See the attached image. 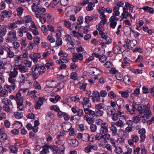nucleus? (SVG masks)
Here are the masks:
<instances>
[{
  "label": "nucleus",
  "instance_id": "nucleus-35",
  "mask_svg": "<svg viewBox=\"0 0 154 154\" xmlns=\"http://www.w3.org/2000/svg\"><path fill=\"white\" fill-rule=\"evenodd\" d=\"M112 50L113 52L115 54H121L122 52L121 49L119 46L114 47Z\"/></svg>",
  "mask_w": 154,
  "mask_h": 154
},
{
  "label": "nucleus",
  "instance_id": "nucleus-22",
  "mask_svg": "<svg viewBox=\"0 0 154 154\" xmlns=\"http://www.w3.org/2000/svg\"><path fill=\"white\" fill-rule=\"evenodd\" d=\"M12 14V11L9 10L8 11L7 10H4L2 12V17H3L4 19V18L7 17H10Z\"/></svg>",
  "mask_w": 154,
  "mask_h": 154
},
{
  "label": "nucleus",
  "instance_id": "nucleus-40",
  "mask_svg": "<svg viewBox=\"0 0 154 154\" xmlns=\"http://www.w3.org/2000/svg\"><path fill=\"white\" fill-rule=\"evenodd\" d=\"M119 8L116 6L114 7L113 10V13L112 14L114 15L118 16L120 14V12L119 11Z\"/></svg>",
  "mask_w": 154,
  "mask_h": 154
},
{
  "label": "nucleus",
  "instance_id": "nucleus-20",
  "mask_svg": "<svg viewBox=\"0 0 154 154\" xmlns=\"http://www.w3.org/2000/svg\"><path fill=\"white\" fill-rule=\"evenodd\" d=\"M116 110L114 108L111 107V106H108L107 107V113L108 116L110 117L114 113H115Z\"/></svg>",
  "mask_w": 154,
  "mask_h": 154
},
{
  "label": "nucleus",
  "instance_id": "nucleus-8",
  "mask_svg": "<svg viewBox=\"0 0 154 154\" xmlns=\"http://www.w3.org/2000/svg\"><path fill=\"white\" fill-rule=\"evenodd\" d=\"M83 52L82 53H75L72 57V59L73 62H75L78 60H82L83 59Z\"/></svg>",
  "mask_w": 154,
  "mask_h": 154
},
{
  "label": "nucleus",
  "instance_id": "nucleus-38",
  "mask_svg": "<svg viewBox=\"0 0 154 154\" xmlns=\"http://www.w3.org/2000/svg\"><path fill=\"white\" fill-rule=\"evenodd\" d=\"M115 125L119 127L122 128L124 127L125 124L123 123L122 121L119 119L115 123Z\"/></svg>",
  "mask_w": 154,
  "mask_h": 154
},
{
  "label": "nucleus",
  "instance_id": "nucleus-12",
  "mask_svg": "<svg viewBox=\"0 0 154 154\" xmlns=\"http://www.w3.org/2000/svg\"><path fill=\"white\" fill-rule=\"evenodd\" d=\"M51 16L48 13L44 14L41 17H39V20L42 23H45L46 20H48L50 18Z\"/></svg>",
  "mask_w": 154,
  "mask_h": 154
},
{
  "label": "nucleus",
  "instance_id": "nucleus-21",
  "mask_svg": "<svg viewBox=\"0 0 154 154\" xmlns=\"http://www.w3.org/2000/svg\"><path fill=\"white\" fill-rule=\"evenodd\" d=\"M50 145V149L51 150L54 154H60V150H59L58 146L54 145Z\"/></svg>",
  "mask_w": 154,
  "mask_h": 154
},
{
  "label": "nucleus",
  "instance_id": "nucleus-61",
  "mask_svg": "<svg viewBox=\"0 0 154 154\" xmlns=\"http://www.w3.org/2000/svg\"><path fill=\"white\" fill-rule=\"evenodd\" d=\"M34 42L35 45H38L40 42V38L38 36H35L34 37Z\"/></svg>",
  "mask_w": 154,
  "mask_h": 154
},
{
  "label": "nucleus",
  "instance_id": "nucleus-24",
  "mask_svg": "<svg viewBox=\"0 0 154 154\" xmlns=\"http://www.w3.org/2000/svg\"><path fill=\"white\" fill-rule=\"evenodd\" d=\"M84 111L85 113L87 115L91 116L93 117H95V114L94 111L89 109L88 108H85Z\"/></svg>",
  "mask_w": 154,
  "mask_h": 154
},
{
  "label": "nucleus",
  "instance_id": "nucleus-17",
  "mask_svg": "<svg viewBox=\"0 0 154 154\" xmlns=\"http://www.w3.org/2000/svg\"><path fill=\"white\" fill-rule=\"evenodd\" d=\"M3 89L5 90L8 93H11L12 91H14L16 89L14 88H13L11 86L9 85H4Z\"/></svg>",
  "mask_w": 154,
  "mask_h": 154
},
{
  "label": "nucleus",
  "instance_id": "nucleus-13",
  "mask_svg": "<svg viewBox=\"0 0 154 154\" xmlns=\"http://www.w3.org/2000/svg\"><path fill=\"white\" fill-rule=\"evenodd\" d=\"M9 82L11 84L10 85L13 88H14L16 89L17 86L20 84V82L17 81L16 79L13 78H8Z\"/></svg>",
  "mask_w": 154,
  "mask_h": 154
},
{
  "label": "nucleus",
  "instance_id": "nucleus-49",
  "mask_svg": "<svg viewBox=\"0 0 154 154\" xmlns=\"http://www.w3.org/2000/svg\"><path fill=\"white\" fill-rule=\"evenodd\" d=\"M7 56L8 57L10 58H12L14 56V53L11 51L10 48L9 49L7 53Z\"/></svg>",
  "mask_w": 154,
  "mask_h": 154
},
{
  "label": "nucleus",
  "instance_id": "nucleus-52",
  "mask_svg": "<svg viewBox=\"0 0 154 154\" xmlns=\"http://www.w3.org/2000/svg\"><path fill=\"white\" fill-rule=\"evenodd\" d=\"M10 151L12 153H16L17 151V150L15 146L14 145H11L9 147Z\"/></svg>",
  "mask_w": 154,
  "mask_h": 154
},
{
  "label": "nucleus",
  "instance_id": "nucleus-16",
  "mask_svg": "<svg viewBox=\"0 0 154 154\" xmlns=\"http://www.w3.org/2000/svg\"><path fill=\"white\" fill-rule=\"evenodd\" d=\"M29 90L28 88H24L20 89L17 94H20V97L22 99L23 97L25 96L28 95Z\"/></svg>",
  "mask_w": 154,
  "mask_h": 154
},
{
  "label": "nucleus",
  "instance_id": "nucleus-59",
  "mask_svg": "<svg viewBox=\"0 0 154 154\" xmlns=\"http://www.w3.org/2000/svg\"><path fill=\"white\" fill-rule=\"evenodd\" d=\"M110 129L112 131V134L113 135H115L117 133V129L116 126L112 125L110 127Z\"/></svg>",
  "mask_w": 154,
  "mask_h": 154
},
{
  "label": "nucleus",
  "instance_id": "nucleus-14",
  "mask_svg": "<svg viewBox=\"0 0 154 154\" xmlns=\"http://www.w3.org/2000/svg\"><path fill=\"white\" fill-rule=\"evenodd\" d=\"M108 124L106 122L103 123L101 125L100 132L103 134H105L108 131Z\"/></svg>",
  "mask_w": 154,
  "mask_h": 154
},
{
  "label": "nucleus",
  "instance_id": "nucleus-32",
  "mask_svg": "<svg viewBox=\"0 0 154 154\" xmlns=\"http://www.w3.org/2000/svg\"><path fill=\"white\" fill-rule=\"evenodd\" d=\"M92 94L93 95L92 96L96 99L97 102L100 101V96L98 91H94Z\"/></svg>",
  "mask_w": 154,
  "mask_h": 154
},
{
  "label": "nucleus",
  "instance_id": "nucleus-47",
  "mask_svg": "<svg viewBox=\"0 0 154 154\" xmlns=\"http://www.w3.org/2000/svg\"><path fill=\"white\" fill-rule=\"evenodd\" d=\"M43 102L39 100L36 102V105L35 106V109H40L41 106L43 104Z\"/></svg>",
  "mask_w": 154,
  "mask_h": 154
},
{
  "label": "nucleus",
  "instance_id": "nucleus-51",
  "mask_svg": "<svg viewBox=\"0 0 154 154\" xmlns=\"http://www.w3.org/2000/svg\"><path fill=\"white\" fill-rule=\"evenodd\" d=\"M14 115L16 118L18 119H21L23 116V113L21 112H15Z\"/></svg>",
  "mask_w": 154,
  "mask_h": 154
},
{
  "label": "nucleus",
  "instance_id": "nucleus-36",
  "mask_svg": "<svg viewBox=\"0 0 154 154\" xmlns=\"http://www.w3.org/2000/svg\"><path fill=\"white\" fill-rule=\"evenodd\" d=\"M61 98L60 96L57 95L55 96L54 98H50V101L54 103H56Z\"/></svg>",
  "mask_w": 154,
  "mask_h": 154
},
{
  "label": "nucleus",
  "instance_id": "nucleus-29",
  "mask_svg": "<svg viewBox=\"0 0 154 154\" xmlns=\"http://www.w3.org/2000/svg\"><path fill=\"white\" fill-rule=\"evenodd\" d=\"M127 11L128 8H126L124 6L123 8V12L122 14V19L123 18L126 19L127 17L129 16V13Z\"/></svg>",
  "mask_w": 154,
  "mask_h": 154
},
{
  "label": "nucleus",
  "instance_id": "nucleus-5",
  "mask_svg": "<svg viewBox=\"0 0 154 154\" xmlns=\"http://www.w3.org/2000/svg\"><path fill=\"white\" fill-rule=\"evenodd\" d=\"M143 111L142 112L143 118H146V119H148L151 116V112L149 109V103H147V105H143Z\"/></svg>",
  "mask_w": 154,
  "mask_h": 154
},
{
  "label": "nucleus",
  "instance_id": "nucleus-27",
  "mask_svg": "<svg viewBox=\"0 0 154 154\" xmlns=\"http://www.w3.org/2000/svg\"><path fill=\"white\" fill-rule=\"evenodd\" d=\"M32 1L33 3V5L32 6V9L33 12L39 7L38 5L39 4L40 1Z\"/></svg>",
  "mask_w": 154,
  "mask_h": 154
},
{
  "label": "nucleus",
  "instance_id": "nucleus-64",
  "mask_svg": "<svg viewBox=\"0 0 154 154\" xmlns=\"http://www.w3.org/2000/svg\"><path fill=\"white\" fill-rule=\"evenodd\" d=\"M90 129L92 132H95L97 129V126L95 124H92L91 125Z\"/></svg>",
  "mask_w": 154,
  "mask_h": 154
},
{
  "label": "nucleus",
  "instance_id": "nucleus-18",
  "mask_svg": "<svg viewBox=\"0 0 154 154\" xmlns=\"http://www.w3.org/2000/svg\"><path fill=\"white\" fill-rule=\"evenodd\" d=\"M9 77L8 78L15 79V78L17 77L18 74V72L15 67L13 69V71L10 72L9 71Z\"/></svg>",
  "mask_w": 154,
  "mask_h": 154
},
{
  "label": "nucleus",
  "instance_id": "nucleus-26",
  "mask_svg": "<svg viewBox=\"0 0 154 154\" xmlns=\"http://www.w3.org/2000/svg\"><path fill=\"white\" fill-rule=\"evenodd\" d=\"M26 27L23 26L20 29H18L17 33L18 35L20 37L22 36L23 35V33L26 32Z\"/></svg>",
  "mask_w": 154,
  "mask_h": 154
},
{
  "label": "nucleus",
  "instance_id": "nucleus-45",
  "mask_svg": "<svg viewBox=\"0 0 154 154\" xmlns=\"http://www.w3.org/2000/svg\"><path fill=\"white\" fill-rule=\"evenodd\" d=\"M88 6L86 8V10L89 11L92 10L93 9V7L95 5L94 4L91 2H88Z\"/></svg>",
  "mask_w": 154,
  "mask_h": 154
},
{
  "label": "nucleus",
  "instance_id": "nucleus-28",
  "mask_svg": "<svg viewBox=\"0 0 154 154\" xmlns=\"http://www.w3.org/2000/svg\"><path fill=\"white\" fill-rule=\"evenodd\" d=\"M6 27L3 25H0V35L4 37L6 35Z\"/></svg>",
  "mask_w": 154,
  "mask_h": 154
},
{
  "label": "nucleus",
  "instance_id": "nucleus-3",
  "mask_svg": "<svg viewBox=\"0 0 154 154\" xmlns=\"http://www.w3.org/2000/svg\"><path fill=\"white\" fill-rule=\"evenodd\" d=\"M20 97V94L17 93L15 96L13 95H10L9 98L11 100H14L16 102L17 108L20 110H22L23 108V99H22Z\"/></svg>",
  "mask_w": 154,
  "mask_h": 154
},
{
  "label": "nucleus",
  "instance_id": "nucleus-58",
  "mask_svg": "<svg viewBox=\"0 0 154 154\" xmlns=\"http://www.w3.org/2000/svg\"><path fill=\"white\" fill-rule=\"evenodd\" d=\"M34 123L35 125L34 126V127L35 128H33V131L34 132H37L38 129V128L37 127V126L39 125V122L37 120L35 121L34 122Z\"/></svg>",
  "mask_w": 154,
  "mask_h": 154
},
{
  "label": "nucleus",
  "instance_id": "nucleus-39",
  "mask_svg": "<svg viewBox=\"0 0 154 154\" xmlns=\"http://www.w3.org/2000/svg\"><path fill=\"white\" fill-rule=\"evenodd\" d=\"M71 145L73 147L77 146L79 144L78 141L76 139H72L70 141Z\"/></svg>",
  "mask_w": 154,
  "mask_h": 154
},
{
  "label": "nucleus",
  "instance_id": "nucleus-23",
  "mask_svg": "<svg viewBox=\"0 0 154 154\" xmlns=\"http://www.w3.org/2000/svg\"><path fill=\"white\" fill-rule=\"evenodd\" d=\"M1 69H2L4 72L6 73H8L11 70V65L9 64H5L3 65Z\"/></svg>",
  "mask_w": 154,
  "mask_h": 154
},
{
  "label": "nucleus",
  "instance_id": "nucleus-56",
  "mask_svg": "<svg viewBox=\"0 0 154 154\" xmlns=\"http://www.w3.org/2000/svg\"><path fill=\"white\" fill-rule=\"evenodd\" d=\"M41 30L44 34H47L48 33V30L45 25H42L41 27Z\"/></svg>",
  "mask_w": 154,
  "mask_h": 154
},
{
  "label": "nucleus",
  "instance_id": "nucleus-41",
  "mask_svg": "<svg viewBox=\"0 0 154 154\" xmlns=\"http://www.w3.org/2000/svg\"><path fill=\"white\" fill-rule=\"evenodd\" d=\"M72 127L70 124H66L63 126V129L65 131L67 132L69 131Z\"/></svg>",
  "mask_w": 154,
  "mask_h": 154
},
{
  "label": "nucleus",
  "instance_id": "nucleus-43",
  "mask_svg": "<svg viewBox=\"0 0 154 154\" xmlns=\"http://www.w3.org/2000/svg\"><path fill=\"white\" fill-rule=\"evenodd\" d=\"M20 43L21 45L23 46L21 48H25L27 45V41L26 38H23L20 41Z\"/></svg>",
  "mask_w": 154,
  "mask_h": 154
},
{
  "label": "nucleus",
  "instance_id": "nucleus-4",
  "mask_svg": "<svg viewBox=\"0 0 154 154\" xmlns=\"http://www.w3.org/2000/svg\"><path fill=\"white\" fill-rule=\"evenodd\" d=\"M5 39L6 42L8 43H11L12 42L15 41L17 39L16 32L15 31L8 32Z\"/></svg>",
  "mask_w": 154,
  "mask_h": 154
},
{
  "label": "nucleus",
  "instance_id": "nucleus-30",
  "mask_svg": "<svg viewBox=\"0 0 154 154\" xmlns=\"http://www.w3.org/2000/svg\"><path fill=\"white\" fill-rule=\"evenodd\" d=\"M116 103L119 109H121L122 106H124V100L123 99H119L116 101Z\"/></svg>",
  "mask_w": 154,
  "mask_h": 154
},
{
  "label": "nucleus",
  "instance_id": "nucleus-62",
  "mask_svg": "<svg viewBox=\"0 0 154 154\" xmlns=\"http://www.w3.org/2000/svg\"><path fill=\"white\" fill-rule=\"evenodd\" d=\"M137 43V42L135 40H131L130 44L129 46H128L129 47L133 48L134 47Z\"/></svg>",
  "mask_w": 154,
  "mask_h": 154
},
{
  "label": "nucleus",
  "instance_id": "nucleus-50",
  "mask_svg": "<svg viewBox=\"0 0 154 154\" xmlns=\"http://www.w3.org/2000/svg\"><path fill=\"white\" fill-rule=\"evenodd\" d=\"M8 96V93L5 90H2L0 91V97H6Z\"/></svg>",
  "mask_w": 154,
  "mask_h": 154
},
{
  "label": "nucleus",
  "instance_id": "nucleus-37",
  "mask_svg": "<svg viewBox=\"0 0 154 154\" xmlns=\"http://www.w3.org/2000/svg\"><path fill=\"white\" fill-rule=\"evenodd\" d=\"M125 108L127 110L128 113L130 114H133L136 113V110H134V109H129V105L128 104H126L125 105Z\"/></svg>",
  "mask_w": 154,
  "mask_h": 154
},
{
  "label": "nucleus",
  "instance_id": "nucleus-11",
  "mask_svg": "<svg viewBox=\"0 0 154 154\" xmlns=\"http://www.w3.org/2000/svg\"><path fill=\"white\" fill-rule=\"evenodd\" d=\"M131 139L128 140V142L130 145L133 146L134 142L137 143L139 141V137L137 135L133 134L131 135Z\"/></svg>",
  "mask_w": 154,
  "mask_h": 154
},
{
  "label": "nucleus",
  "instance_id": "nucleus-63",
  "mask_svg": "<svg viewBox=\"0 0 154 154\" xmlns=\"http://www.w3.org/2000/svg\"><path fill=\"white\" fill-rule=\"evenodd\" d=\"M131 79L129 76L128 75H125L123 78L122 81L124 82L125 83H128L130 82Z\"/></svg>",
  "mask_w": 154,
  "mask_h": 154
},
{
  "label": "nucleus",
  "instance_id": "nucleus-55",
  "mask_svg": "<svg viewBox=\"0 0 154 154\" xmlns=\"http://www.w3.org/2000/svg\"><path fill=\"white\" fill-rule=\"evenodd\" d=\"M14 60L17 62L22 61L23 59V57H22V55L20 56L16 55L14 56Z\"/></svg>",
  "mask_w": 154,
  "mask_h": 154
},
{
  "label": "nucleus",
  "instance_id": "nucleus-54",
  "mask_svg": "<svg viewBox=\"0 0 154 154\" xmlns=\"http://www.w3.org/2000/svg\"><path fill=\"white\" fill-rule=\"evenodd\" d=\"M104 137V136L102 134V133L100 132V133H98L97 134V135L95 136V139L96 140H100L102 139H103V137Z\"/></svg>",
  "mask_w": 154,
  "mask_h": 154
},
{
  "label": "nucleus",
  "instance_id": "nucleus-57",
  "mask_svg": "<svg viewBox=\"0 0 154 154\" xmlns=\"http://www.w3.org/2000/svg\"><path fill=\"white\" fill-rule=\"evenodd\" d=\"M35 46V43H33L31 42H29L28 46L26 48V50H31Z\"/></svg>",
  "mask_w": 154,
  "mask_h": 154
},
{
  "label": "nucleus",
  "instance_id": "nucleus-48",
  "mask_svg": "<svg viewBox=\"0 0 154 154\" xmlns=\"http://www.w3.org/2000/svg\"><path fill=\"white\" fill-rule=\"evenodd\" d=\"M95 116H101L103 114V111L101 110H96L95 111Z\"/></svg>",
  "mask_w": 154,
  "mask_h": 154
},
{
  "label": "nucleus",
  "instance_id": "nucleus-25",
  "mask_svg": "<svg viewBox=\"0 0 154 154\" xmlns=\"http://www.w3.org/2000/svg\"><path fill=\"white\" fill-rule=\"evenodd\" d=\"M42 150L41 151V154H46L49 152L48 150L50 149V145H46L42 146Z\"/></svg>",
  "mask_w": 154,
  "mask_h": 154
},
{
  "label": "nucleus",
  "instance_id": "nucleus-60",
  "mask_svg": "<svg viewBox=\"0 0 154 154\" xmlns=\"http://www.w3.org/2000/svg\"><path fill=\"white\" fill-rule=\"evenodd\" d=\"M90 101L89 97L88 98L85 97L84 98L83 100L82 104L83 105H86L89 103Z\"/></svg>",
  "mask_w": 154,
  "mask_h": 154
},
{
  "label": "nucleus",
  "instance_id": "nucleus-2",
  "mask_svg": "<svg viewBox=\"0 0 154 154\" xmlns=\"http://www.w3.org/2000/svg\"><path fill=\"white\" fill-rule=\"evenodd\" d=\"M2 102L4 104L3 107L4 111L7 113L10 112L13 107L11 100L8 98H4L2 99Z\"/></svg>",
  "mask_w": 154,
  "mask_h": 154
},
{
  "label": "nucleus",
  "instance_id": "nucleus-15",
  "mask_svg": "<svg viewBox=\"0 0 154 154\" xmlns=\"http://www.w3.org/2000/svg\"><path fill=\"white\" fill-rule=\"evenodd\" d=\"M139 133L140 134V142H143L145 141L146 138V135L145 133L146 131L144 128H142L139 130L138 131Z\"/></svg>",
  "mask_w": 154,
  "mask_h": 154
},
{
  "label": "nucleus",
  "instance_id": "nucleus-44",
  "mask_svg": "<svg viewBox=\"0 0 154 154\" xmlns=\"http://www.w3.org/2000/svg\"><path fill=\"white\" fill-rule=\"evenodd\" d=\"M125 7H126V8L128 9L129 11L131 12H132L133 11V8L134 7L133 5H131L128 2H126L125 3Z\"/></svg>",
  "mask_w": 154,
  "mask_h": 154
},
{
  "label": "nucleus",
  "instance_id": "nucleus-53",
  "mask_svg": "<svg viewBox=\"0 0 154 154\" xmlns=\"http://www.w3.org/2000/svg\"><path fill=\"white\" fill-rule=\"evenodd\" d=\"M57 83V82L56 81H52L49 84V86H48L47 88L48 89L50 88H52L54 87L56 88V84Z\"/></svg>",
  "mask_w": 154,
  "mask_h": 154
},
{
  "label": "nucleus",
  "instance_id": "nucleus-9",
  "mask_svg": "<svg viewBox=\"0 0 154 154\" xmlns=\"http://www.w3.org/2000/svg\"><path fill=\"white\" fill-rule=\"evenodd\" d=\"M41 54L40 53H35L33 54H31L29 55L30 58L32 60L33 62L36 63L37 62L38 60L41 58Z\"/></svg>",
  "mask_w": 154,
  "mask_h": 154
},
{
  "label": "nucleus",
  "instance_id": "nucleus-42",
  "mask_svg": "<svg viewBox=\"0 0 154 154\" xmlns=\"http://www.w3.org/2000/svg\"><path fill=\"white\" fill-rule=\"evenodd\" d=\"M142 9L145 11H148L151 14H152L154 12V10L152 8L148 6L143 7Z\"/></svg>",
  "mask_w": 154,
  "mask_h": 154
},
{
  "label": "nucleus",
  "instance_id": "nucleus-33",
  "mask_svg": "<svg viewBox=\"0 0 154 154\" xmlns=\"http://www.w3.org/2000/svg\"><path fill=\"white\" fill-rule=\"evenodd\" d=\"M54 32L56 33L57 36L56 41V45L57 46L61 45L63 43L62 38L58 36V33H57L55 32Z\"/></svg>",
  "mask_w": 154,
  "mask_h": 154
},
{
  "label": "nucleus",
  "instance_id": "nucleus-31",
  "mask_svg": "<svg viewBox=\"0 0 154 154\" xmlns=\"http://www.w3.org/2000/svg\"><path fill=\"white\" fill-rule=\"evenodd\" d=\"M24 23L26 24V26L28 25L29 24H27L30 23L32 21L31 20V17L29 16H26L24 17L23 19Z\"/></svg>",
  "mask_w": 154,
  "mask_h": 154
},
{
  "label": "nucleus",
  "instance_id": "nucleus-6",
  "mask_svg": "<svg viewBox=\"0 0 154 154\" xmlns=\"http://www.w3.org/2000/svg\"><path fill=\"white\" fill-rule=\"evenodd\" d=\"M46 9L44 8L39 7L34 11L33 12L35 13V17L38 18H39L41 17L44 14H45L44 13L46 12Z\"/></svg>",
  "mask_w": 154,
  "mask_h": 154
},
{
  "label": "nucleus",
  "instance_id": "nucleus-46",
  "mask_svg": "<svg viewBox=\"0 0 154 154\" xmlns=\"http://www.w3.org/2000/svg\"><path fill=\"white\" fill-rule=\"evenodd\" d=\"M21 50L22 51L23 54L22 55V57L23 58H27L28 57L29 54L27 52V50L23 48H21Z\"/></svg>",
  "mask_w": 154,
  "mask_h": 154
},
{
  "label": "nucleus",
  "instance_id": "nucleus-7",
  "mask_svg": "<svg viewBox=\"0 0 154 154\" xmlns=\"http://www.w3.org/2000/svg\"><path fill=\"white\" fill-rule=\"evenodd\" d=\"M4 128L0 129V141L2 143H4L8 140L7 135L4 132Z\"/></svg>",
  "mask_w": 154,
  "mask_h": 154
},
{
  "label": "nucleus",
  "instance_id": "nucleus-1",
  "mask_svg": "<svg viewBox=\"0 0 154 154\" xmlns=\"http://www.w3.org/2000/svg\"><path fill=\"white\" fill-rule=\"evenodd\" d=\"M32 75L34 77V79H36L39 76L41 72L44 73L46 70L45 66H38L37 65H33L32 67Z\"/></svg>",
  "mask_w": 154,
  "mask_h": 154
},
{
  "label": "nucleus",
  "instance_id": "nucleus-19",
  "mask_svg": "<svg viewBox=\"0 0 154 154\" xmlns=\"http://www.w3.org/2000/svg\"><path fill=\"white\" fill-rule=\"evenodd\" d=\"M132 91L129 88L125 91H119V94H121V96L124 98H127L129 96L128 93H130Z\"/></svg>",
  "mask_w": 154,
  "mask_h": 154
},
{
  "label": "nucleus",
  "instance_id": "nucleus-34",
  "mask_svg": "<svg viewBox=\"0 0 154 154\" xmlns=\"http://www.w3.org/2000/svg\"><path fill=\"white\" fill-rule=\"evenodd\" d=\"M97 18V17H95L94 16L91 17L89 16H87L85 17V22L87 23H89L91 21L94 19L96 20Z\"/></svg>",
  "mask_w": 154,
  "mask_h": 154
},
{
  "label": "nucleus",
  "instance_id": "nucleus-10",
  "mask_svg": "<svg viewBox=\"0 0 154 154\" xmlns=\"http://www.w3.org/2000/svg\"><path fill=\"white\" fill-rule=\"evenodd\" d=\"M15 67L17 71L19 70L21 73H24L28 72L29 69L26 67L24 65L20 64L15 66Z\"/></svg>",
  "mask_w": 154,
  "mask_h": 154
}]
</instances>
